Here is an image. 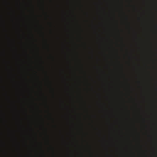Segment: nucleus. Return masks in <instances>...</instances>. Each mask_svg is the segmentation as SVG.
Wrapping results in <instances>:
<instances>
[{
  "label": "nucleus",
  "mask_w": 157,
  "mask_h": 157,
  "mask_svg": "<svg viewBox=\"0 0 157 157\" xmlns=\"http://www.w3.org/2000/svg\"><path fill=\"white\" fill-rule=\"evenodd\" d=\"M7 100H8V101L9 102H11V99H10V97L9 95V94H8V92H7Z\"/></svg>",
  "instance_id": "f257e3e1"
},
{
  "label": "nucleus",
  "mask_w": 157,
  "mask_h": 157,
  "mask_svg": "<svg viewBox=\"0 0 157 157\" xmlns=\"http://www.w3.org/2000/svg\"><path fill=\"white\" fill-rule=\"evenodd\" d=\"M10 63V62L9 61H8L7 62V64L8 65ZM8 69L9 71L10 70L12 69V67H9L8 66Z\"/></svg>",
  "instance_id": "f03ea898"
},
{
  "label": "nucleus",
  "mask_w": 157,
  "mask_h": 157,
  "mask_svg": "<svg viewBox=\"0 0 157 157\" xmlns=\"http://www.w3.org/2000/svg\"><path fill=\"white\" fill-rule=\"evenodd\" d=\"M7 37L8 40H9V41H11V39L10 36H8V35H7Z\"/></svg>",
  "instance_id": "7ed1b4c3"
},
{
  "label": "nucleus",
  "mask_w": 157,
  "mask_h": 157,
  "mask_svg": "<svg viewBox=\"0 0 157 157\" xmlns=\"http://www.w3.org/2000/svg\"><path fill=\"white\" fill-rule=\"evenodd\" d=\"M7 4L8 7L10 5V3L8 2V0H7Z\"/></svg>",
  "instance_id": "20e7f679"
},
{
  "label": "nucleus",
  "mask_w": 157,
  "mask_h": 157,
  "mask_svg": "<svg viewBox=\"0 0 157 157\" xmlns=\"http://www.w3.org/2000/svg\"><path fill=\"white\" fill-rule=\"evenodd\" d=\"M7 127H8V130H9V131H10H10H11V130H10V127H9L8 126Z\"/></svg>",
  "instance_id": "39448f33"
},
{
  "label": "nucleus",
  "mask_w": 157,
  "mask_h": 157,
  "mask_svg": "<svg viewBox=\"0 0 157 157\" xmlns=\"http://www.w3.org/2000/svg\"><path fill=\"white\" fill-rule=\"evenodd\" d=\"M9 9H10V10H12V8H10V7H9Z\"/></svg>",
  "instance_id": "423d86ee"
},
{
  "label": "nucleus",
  "mask_w": 157,
  "mask_h": 157,
  "mask_svg": "<svg viewBox=\"0 0 157 157\" xmlns=\"http://www.w3.org/2000/svg\"><path fill=\"white\" fill-rule=\"evenodd\" d=\"M7 155L8 154V152L7 153Z\"/></svg>",
  "instance_id": "0eeeda50"
}]
</instances>
